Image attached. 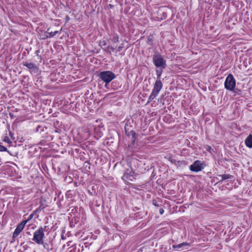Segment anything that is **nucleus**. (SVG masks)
<instances>
[{"label": "nucleus", "instance_id": "obj_1", "mask_svg": "<svg viewBox=\"0 0 252 252\" xmlns=\"http://www.w3.org/2000/svg\"><path fill=\"white\" fill-rule=\"evenodd\" d=\"M162 88V83L160 80H157L154 84L152 92L148 98V102L152 101L158 95Z\"/></svg>", "mask_w": 252, "mask_h": 252}, {"label": "nucleus", "instance_id": "obj_2", "mask_svg": "<svg viewBox=\"0 0 252 252\" xmlns=\"http://www.w3.org/2000/svg\"><path fill=\"white\" fill-rule=\"evenodd\" d=\"M46 227V226H45L44 228L40 227L33 233L32 240L36 244L40 245V243H42V241H43V238L44 237V231L45 230Z\"/></svg>", "mask_w": 252, "mask_h": 252}, {"label": "nucleus", "instance_id": "obj_3", "mask_svg": "<svg viewBox=\"0 0 252 252\" xmlns=\"http://www.w3.org/2000/svg\"><path fill=\"white\" fill-rule=\"evenodd\" d=\"M99 77L105 83V85H107L115 78L116 75L110 71H104L100 73Z\"/></svg>", "mask_w": 252, "mask_h": 252}, {"label": "nucleus", "instance_id": "obj_4", "mask_svg": "<svg viewBox=\"0 0 252 252\" xmlns=\"http://www.w3.org/2000/svg\"><path fill=\"white\" fill-rule=\"evenodd\" d=\"M236 86V82L233 76L230 74H229L224 82L225 88L229 91H233Z\"/></svg>", "mask_w": 252, "mask_h": 252}, {"label": "nucleus", "instance_id": "obj_5", "mask_svg": "<svg viewBox=\"0 0 252 252\" xmlns=\"http://www.w3.org/2000/svg\"><path fill=\"white\" fill-rule=\"evenodd\" d=\"M119 41V37L118 35H114L112 38L109 40V46L105 49V51L111 54L114 52L118 47V42Z\"/></svg>", "mask_w": 252, "mask_h": 252}, {"label": "nucleus", "instance_id": "obj_6", "mask_svg": "<svg viewBox=\"0 0 252 252\" xmlns=\"http://www.w3.org/2000/svg\"><path fill=\"white\" fill-rule=\"evenodd\" d=\"M203 168L202 162L199 160H196L193 163L190 165L189 169L193 172H198Z\"/></svg>", "mask_w": 252, "mask_h": 252}, {"label": "nucleus", "instance_id": "obj_7", "mask_svg": "<svg viewBox=\"0 0 252 252\" xmlns=\"http://www.w3.org/2000/svg\"><path fill=\"white\" fill-rule=\"evenodd\" d=\"M27 222L28 220H24L17 226L13 234L12 237L13 238H16L19 235Z\"/></svg>", "mask_w": 252, "mask_h": 252}, {"label": "nucleus", "instance_id": "obj_8", "mask_svg": "<svg viewBox=\"0 0 252 252\" xmlns=\"http://www.w3.org/2000/svg\"><path fill=\"white\" fill-rule=\"evenodd\" d=\"M157 67V80H160V77L162 74V69L165 67V64H155Z\"/></svg>", "mask_w": 252, "mask_h": 252}, {"label": "nucleus", "instance_id": "obj_9", "mask_svg": "<svg viewBox=\"0 0 252 252\" xmlns=\"http://www.w3.org/2000/svg\"><path fill=\"white\" fill-rule=\"evenodd\" d=\"M153 59L154 63H165L166 62L159 54H155Z\"/></svg>", "mask_w": 252, "mask_h": 252}, {"label": "nucleus", "instance_id": "obj_10", "mask_svg": "<svg viewBox=\"0 0 252 252\" xmlns=\"http://www.w3.org/2000/svg\"><path fill=\"white\" fill-rule=\"evenodd\" d=\"M30 70L31 73L37 74L38 73L37 67L35 64H24Z\"/></svg>", "mask_w": 252, "mask_h": 252}, {"label": "nucleus", "instance_id": "obj_11", "mask_svg": "<svg viewBox=\"0 0 252 252\" xmlns=\"http://www.w3.org/2000/svg\"><path fill=\"white\" fill-rule=\"evenodd\" d=\"M189 244L187 242L183 243L177 245H173L172 247L174 249H177L178 250H184L185 247H189Z\"/></svg>", "mask_w": 252, "mask_h": 252}, {"label": "nucleus", "instance_id": "obj_12", "mask_svg": "<svg viewBox=\"0 0 252 252\" xmlns=\"http://www.w3.org/2000/svg\"><path fill=\"white\" fill-rule=\"evenodd\" d=\"M246 145L250 148H252V135L250 134L245 140Z\"/></svg>", "mask_w": 252, "mask_h": 252}, {"label": "nucleus", "instance_id": "obj_13", "mask_svg": "<svg viewBox=\"0 0 252 252\" xmlns=\"http://www.w3.org/2000/svg\"><path fill=\"white\" fill-rule=\"evenodd\" d=\"M219 177H220V180L219 181L220 182L223 181V180L231 178L232 176L229 174H223L220 175H219Z\"/></svg>", "mask_w": 252, "mask_h": 252}, {"label": "nucleus", "instance_id": "obj_14", "mask_svg": "<svg viewBox=\"0 0 252 252\" xmlns=\"http://www.w3.org/2000/svg\"><path fill=\"white\" fill-rule=\"evenodd\" d=\"M41 245L43 246L44 248L46 249L48 252L52 250L51 246H50V244L47 243H44V241H42V243H40Z\"/></svg>", "mask_w": 252, "mask_h": 252}, {"label": "nucleus", "instance_id": "obj_15", "mask_svg": "<svg viewBox=\"0 0 252 252\" xmlns=\"http://www.w3.org/2000/svg\"><path fill=\"white\" fill-rule=\"evenodd\" d=\"M168 159L172 163L175 164L177 166H179L180 165L181 162L180 161H176L175 159H173L171 157H169Z\"/></svg>", "mask_w": 252, "mask_h": 252}, {"label": "nucleus", "instance_id": "obj_16", "mask_svg": "<svg viewBox=\"0 0 252 252\" xmlns=\"http://www.w3.org/2000/svg\"><path fill=\"white\" fill-rule=\"evenodd\" d=\"M59 32L58 31H55L54 32H48V35H47L46 36V37L47 38H51V37H53V36H54L55 35H56Z\"/></svg>", "mask_w": 252, "mask_h": 252}, {"label": "nucleus", "instance_id": "obj_17", "mask_svg": "<svg viewBox=\"0 0 252 252\" xmlns=\"http://www.w3.org/2000/svg\"><path fill=\"white\" fill-rule=\"evenodd\" d=\"M5 151L8 152L7 151V148L4 146L0 145V152H5Z\"/></svg>", "mask_w": 252, "mask_h": 252}, {"label": "nucleus", "instance_id": "obj_18", "mask_svg": "<svg viewBox=\"0 0 252 252\" xmlns=\"http://www.w3.org/2000/svg\"><path fill=\"white\" fill-rule=\"evenodd\" d=\"M153 204L155 205V206L158 207V203L157 201L155 200H154L153 201Z\"/></svg>", "mask_w": 252, "mask_h": 252}, {"label": "nucleus", "instance_id": "obj_19", "mask_svg": "<svg viewBox=\"0 0 252 252\" xmlns=\"http://www.w3.org/2000/svg\"><path fill=\"white\" fill-rule=\"evenodd\" d=\"M123 47H121V46H119V47H117V49H116L117 52H120L121 51V50L122 49Z\"/></svg>", "mask_w": 252, "mask_h": 252}, {"label": "nucleus", "instance_id": "obj_20", "mask_svg": "<svg viewBox=\"0 0 252 252\" xmlns=\"http://www.w3.org/2000/svg\"><path fill=\"white\" fill-rule=\"evenodd\" d=\"M33 216V215L32 214L30 215L29 218L27 220H28V222L30 220H31Z\"/></svg>", "mask_w": 252, "mask_h": 252}, {"label": "nucleus", "instance_id": "obj_21", "mask_svg": "<svg viewBox=\"0 0 252 252\" xmlns=\"http://www.w3.org/2000/svg\"><path fill=\"white\" fill-rule=\"evenodd\" d=\"M4 141L5 142H8V143H12V142L8 138L7 139H6V138L4 139Z\"/></svg>", "mask_w": 252, "mask_h": 252}, {"label": "nucleus", "instance_id": "obj_22", "mask_svg": "<svg viewBox=\"0 0 252 252\" xmlns=\"http://www.w3.org/2000/svg\"><path fill=\"white\" fill-rule=\"evenodd\" d=\"M163 213H164V210H163L162 208H160V209H159V213H160L161 215H162V214H163Z\"/></svg>", "mask_w": 252, "mask_h": 252}, {"label": "nucleus", "instance_id": "obj_23", "mask_svg": "<svg viewBox=\"0 0 252 252\" xmlns=\"http://www.w3.org/2000/svg\"><path fill=\"white\" fill-rule=\"evenodd\" d=\"M106 43H105V42L104 41H103V42H101L100 43V45H101V46H105V45H106Z\"/></svg>", "mask_w": 252, "mask_h": 252}, {"label": "nucleus", "instance_id": "obj_24", "mask_svg": "<svg viewBox=\"0 0 252 252\" xmlns=\"http://www.w3.org/2000/svg\"><path fill=\"white\" fill-rule=\"evenodd\" d=\"M130 133L132 135L133 137H134L135 134V132L134 131H133V130H131L130 131Z\"/></svg>", "mask_w": 252, "mask_h": 252}]
</instances>
